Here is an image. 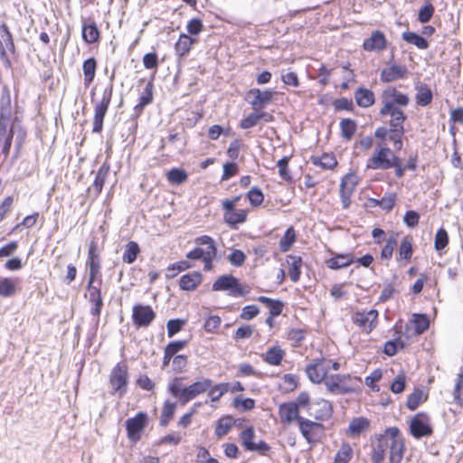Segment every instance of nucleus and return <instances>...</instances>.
Wrapping results in <instances>:
<instances>
[{"label":"nucleus","mask_w":463,"mask_h":463,"mask_svg":"<svg viewBox=\"0 0 463 463\" xmlns=\"http://www.w3.org/2000/svg\"><path fill=\"white\" fill-rule=\"evenodd\" d=\"M260 309L256 305H249L242 308L240 317L243 320H250L257 317Z\"/></svg>","instance_id":"774afa93"},{"label":"nucleus","mask_w":463,"mask_h":463,"mask_svg":"<svg viewBox=\"0 0 463 463\" xmlns=\"http://www.w3.org/2000/svg\"><path fill=\"white\" fill-rule=\"evenodd\" d=\"M94 280H89L87 288L89 291V300L92 303L93 307L90 309V314L94 317H99L103 307V300L100 289L93 285Z\"/></svg>","instance_id":"393cba45"},{"label":"nucleus","mask_w":463,"mask_h":463,"mask_svg":"<svg viewBox=\"0 0 463 463\" xmlns=\"http://www.w3.org/2000/svg\"><path fill=\"white\" fill-rule=\"evenodd\" d=\"M388 451L389 463H402L405 451V439L398 427H389L375 437L372 445V463H383Z\"/></svg>","instance_id":"f257e3e1"},{"label":"nucleus","mask_w":463,"mask_h":463,"mask_svg":"<svg viewBox=\"0 0 463 463\" xmlns=\"http://www.w3.org/2000/svg\"><path fill=\"white\" fill-rule=\"evenodd\" d=\"M260 122L259 113L258 111H255L249 114L245 118H243L241 123L240 127L242 129H249L250 128H253L257 126Z\"/></svg>","instance_id":"e2e57ef3"},{"label":"nucleus","mask_w":463,"mask_h":463,"mask_svg":"<svg viewBox=\"0 0 463 463\" xmlns=\"http://www.w3.org/2000/svg\"><path fill=\"white\" fill-rule=\"evenodd\" d=\"M397 240L394 235H392L387 240L385 245L383 246L382 252H381V258L383 260H391L393 254L394 248L396 247Z\"/></svg>","instance_id":"4d7b16f0"},{"label":"nucleus","mask_w":463,"mask_h":463,"mask_svg":"<svg viewBox=\"0 0 463 463\" xmlns=\"http://www.w3.org/2000/svg\"><path fill=\"white\" fill-rule=\"evenodd\" d=\"M247 197L250 201V203L253 206V207H257V206H260L263 200H264V195L261 192L260 189H259L258 187H252L247 194Z\"/></svg>","instance_id":"052dcab7"},{"label":"nucleus","mask_w":463,"mask_h":463,"mask_svg":"<svg viewBox=\"0 0 463 463\" xmlns=\"http://www.w3.org/2000/svg\"><path fill=\"white\" fill-rule=\"evenodd\" d=\"M153 100V84L147 82L143 92L139 97V102L135 106L136 110H142L144 107L150 104Z\"/></svg>","instance_id":"a18cd8bd"},{"label":"nucleus","mask_w":463,"mask_h":463,"mask_svg":"<svg viewBox=\"0 0 463 463\" xmlns=\"http://www.w3.org/2000/svg\"><path fill=\"white\" fill-rule=\"evenodd\" d=\"M195 40L185 33L180 35L177 43H175V50L178 56H184L189 52Z\"/></svg>","instance_id":"72a5a7b5"},{"label":"nucleus","mask_w":463,"mask_h":463,"mask_svg":"<svg viewBox=\"0 0 463 463\" xmlns=\"http://www.w3.org/2000/svg\"><path fill=\"white\" fill-rule=\"evenodd\" d=\"M354 99L357 105L361 108H369L374 104V93L366 88H358L354 92Z\"/></svg>","instance_id":"c85d7f7f"},{"label":"nucleus","mask_w":463,"mask_h":463,"mask_svg":"<svg viewBox=\"0 0 463 463\" xmlns=\"http://www.w3.org/2000/svg\"><path fill=\"white\" fill-rule=\"evenodd\" d=\"M370 427L371 421L369 419L363 416L355 417L351 420L347 429L345 430V433L347 437L357 438L362 433L369 430Z\"/></svg>","instance_id":"5701e85b"},{"label":"nucleus","mask_w":463,"mask_h":463,"mask_svg":"<svg viewBox=\"0 0 463 463\" xmlns=\"http://www.w3.org/2000/svg\"><path fill=\"white\" fill-rule=\"evenodd\" d=\"M396 195L391 194L383 196L381 200H375V204L380 206L383 210L390 211L394 206Z\"/></svg>","instance_id":"338daca9"},{"label":"nucleus","mask_w":463,"mask_h":463,"mask_svg":"<svg viewBox=\"0 0 463 463\" xmlns=\"http://www.w3.org/2000/svg\"><path fill=\"white\" fill-rule=\"evenodd\" d=\"M404 127H390L388 137L393 142L394 147L400 150L402 146V136L404 135Z\"/></svg>","instance_id":"3c124183"},{"label":"nucleus","mask_w":463,"mask_h":463,"mask_svg":"<svg viewBox=\"0 0 463 463\" xmlns=\"http://www.w3.org/2000/svg\"><path fill=\"white\" fill-rule=\"evenodd\" d=\"M240 440L241 446L246 451H254L261 456H266L270 451L269 445L264 440L254 441L256 438L255 429L253 426H249L241 431Z\"/></svg>","instance_id":"1a4fd4ad"},{"label":"nucleus","mask_w":463,"mask_h":463,"mask_svg":"<svg viewBox=\"0 0 463 463\" xmlns=\"http://www.w3.org/2000/svg\"><path fill=\"white\" fill-rule=\"evenodd\" d=\"M383 373L381 369L373 370L368 376L365 377V384L373 392H379L380 387L377 383L382 379Z\"/></svg>","instance_id":"5fc2aeb1"},{"label":"nucleus","mask_w":463,"mask_h":463,"mask_svg":"<svg viewBox=\"0 0 463 463\" xmlns=\"http://www.w3.org/2000/svg\"><path fill=\"white\" fill-rule=\"evenodd\" d=\"M352 320L360 330L370 333L377 325L378 311L376 309L357 311L353 315Z\"/></svg>","instance_id":"2eb2a0df"},{"label":"nucleus","mask_w":463,"mask_h":463,"mask_svg":"<svg viewBox=\"0 0 463 463\" xmlns=\"http://www.w3.org/2000/svg\"><path fill=\"white\" fill-rule=\"evenodd\" d=\"M434 14V7L430 3L426 4L421 7L418 14V20L421 24L428 23Z\"/></svg>","instance_id":"69168bd1"},{"label":"nucleus","mask_w":463,"mask_h":463,"mask_svg":"<svg viewBox=\"0 0 463 463\" xmlns=\"http://www.w3.org/2000/svg\"><path fill=\"white\" fill-rule=\"evenodd\" d=\"M417 90L415 99L417 105L426 107L431 103L433 95L431 90L425 83H419L415 86Z\"/></svg>","instance_id":"c756f323"},{"label":"nucleus","mask_w":463,"mask_h":463,"mask_svg":"<svg viewBox=\"0 0 463 463\" xmlns=\"http://www.w3.org/2000/svg\"><path fill=\"white\" fill-rule=\"evenodd\" d=\"M298 426L301 435L309 444L319 442L325 435V426L316 420H311L303 417V419H299Z\"/></svg>","instance_id":"6e6552de"},{"label":"nucleus","mask_w":463,"mask_h":463,"mask_svg":"<svg viewBox=\"0 0 463 463\" xmlns=\"http://www.w3.org/2000/svg\"><path fill=\"white\" fill-rule=\"evenodd\" d=\"M408 69L404 65L393 64L382 70L380 80L382 82L389 83L407 77Z\"/></svg>","instance_id":"4be33fe9"},{"label":"nucleus","mask_w":463,"mask_h":463,"mask_svg":"<svg viewBox=\"0 0 463 463\" xmlns=\"http://www.w3.org/2000/svg\"><path fill=\"white\" fill-rule=\"evenodd\" d=\"M235 424V420L231 415L222 416L216 421L214 428V434L218 439H222L223 436L227 435Z\"/></svg>","instance_id":"cd10ccee"},{"label":"nucleus","mask_w":463,"mask_h":463,"mask_svg":"<svg viewBox=\"0 0 463 463\" xmlns=\"http://www.w3.org/2000/svg\"><path fill=\"white\" fill-rule=\"evenodd\" d=\"M462 391H463V366L460 368V371L458 374L456 384L453 390V399L454 402L459 406H463V398H462Z\"/></svg>","instance_id":"8fccbe9b"},{"label":"nucleus","mask_w":463,"mask_h":463,"mask_svg":"<svg viewBox=\"0 0 463 463\" xmlns=\"http://www.w3.org/2000/svg\"><path fill=\"white\" fill-rule=\"evenodd\" d=\"M409 430L415 439L432 435L433 430L430 425V418L426 412H418L410 421Z\"/></svg>","instance_id":"9d476101"},{"label":"nucleus","mask_w":463,"mask_h":463,"mask_svg":"<svg viewBox=\"0 0 463 463\" xmlns=\"http://www.w3.org/2000/svg\"><path fill=\"white\" fill-rule=\"evenodd\" d=\"M97 244L95 241H91L88 251L87 264L90 268V279L95 280L96 277L99 274L100 261L98 254L96 253Z\"/></svg>","instance_id":"a878e982"},{"label":"nucleus","mask_w":463,"mask_h":463,"mask_svg":"<svg viewBox=\"0 0 463 463\" xmlns=\"http://www.w3.org/2000/svg\"><path fill=\"white\" fill-rule=\"evenodd\" d=\"M147 424L148 417L144 411H139L134 417L128 418L126 420V430L128 439L132 442H137L141 439Z\"/></svg>","instance_id":"9b49d317"},{"label":"nucleus","mask_w":463,"mask_h":463,"mask_svg":"<svg viewBox=\"0 0 463 463\" xmlns=\"http://www.w3.org/2000/svg\"><path fill=\"white\" fill-rule=\"evenodd\" d=\"M355 181L354 175H345L340 184V197L344 209H347L351 204V196L355 188Z\"/></svg>","instance_id":"b1692460"},{"label":"nucleus","mask_w":463,"mask_h":463,"mask_svg":"<svg viewBox=\"0 0 463 463\" xmlns=\"http://www.w3.org/2000/svg\"><path fill=\"white\" fill-rule=\"evenodd\" d=\"M140 249L137 242L135 241H129L126 245V249L123 254V261L131 264L133 263L137 257V254L139 253Z\"/></svg>","instance_id":"de8ad7c7"},{"label":"nucleus","mask_w":463,"mask_h":463,"mask_svg":"<svg viewBox=\"0 0 463 463\" xmlns=\"http://www.w3.org/2000/svg\"><path fill=\"white\" fill-rule=\"evenodd\" d=\"M191 267V265L189 264L188 261L186 260H182V261H178V262H175L172 265H170L168 268H167V273H166V277L168 279H173L175 278L179 272L181 271H184L187 269H189Z\"/></svg>","instance_id":"13d9d810"},{"label":"nucleus","mask_w":463,"mask_h":463,"mask_svg":"<svg viewBox=\"0 0 463 463\" xmlns=\"http://www.w3.org/2000/svg\"><path fill=\"white\" fill-rule=\"evenodd\" d=\"M387 40L384 33L381 31H373L370 37L365 39L363 43V48L366 52H380L386 48Z\"/></svg>","instance_id":"aec40b11"},{"label":"nucleus","mask_w":463,"mask_h":463,"mask_svg":"<svg viewBox=\"0 0 463 463\" xmlns=\"http://www.w3.org/2000/svg\"><path fill=\"white\" fill-rule=\"evenodd\" d=\"M275 92L272 90H260V89H251L248 96L251 98L250 104L255 111L260 110L271 103Z\"/></svg>","instance_id":"a211bd4d"},{"label":"nucleus","mask_w":463,"mask_h":463,"mask_svg":"<svg viewBox=\"0 0 463 463\" xmlns=\"http://www.w3.org/2000/svg\"><path fill=\"white\" fill-rule=\"evenodd\" d=\"M194 243L203 248V253L206 256V253H211L213 257H216L217 249L215 247L214 241L207 235H203L197 237L194 240Z\"/></svg>","instance_id":"4c0bfd02"},{"label":"nucleus","mask_w":463,"mask_h":463,"mask_svg":"<svg viewBox=\"0 0 463 463\" xmlns=\"http://www.w3.org/2000/svg\"><path fill=\"white\" fill-rule=\"evenodd\" d=\"M308 414L321 423L327 421L334 414L333 403L324 398L317 399L309 405Z\"/></svg>","instance_id":"ddd939ff"},{"label":"nucleus","mask_w":463,"mask_h":463,"mask_svg":"<svg viewBox=\"0 0 463 463\" xmlns=\"http://www.w3.org/2000/svg\"><path fill=\"white\" fill-rule=\"evenodd\" d=\"M109 165H107L106 163H104L98 170L97 174H96V177H95V180L93 182V184L92 186L90 188L94 190L95 194H99L102 188H103V185L105 184V181H106V178L109 175Z\"/></svg>","instance_id":"473e14b6"},{"label":"nucleus","mask_w":463,"mask_h":463,"mask_svg":"<svg viewBox=\"0 0 463 463\" xmlns=\"http://www.w3.org/2000/svg\"><path fill=\"white\" fill-rule=\"evenodd\" d=\"M113 91V85L110 83L103 92L101 100L95 106V113L93 118V128L94 133H100L103 128V120L107 110L109 109Z\"/></svg>","instance_id":"f8f14e48"},{"label":"nucleus","mask_w":463,"mask_h":463,"mask_svg":"<svg viewBox=\"0 0 463 463\" xmlns=\"http://www.w3.org/2000/svg\"><path fill=\"white\" fill-rule=\"evenodd\" d=\"M203 276L200 272L194 271L183 275L179 280L181 289L185 291L194 290L202 282Z\"/></svg>","instance_id":"bb28decb"},{"label":"nucleus","mask_w":463,"mask_h":463,"mask_svg":"<svg viewBox=\"0 0 463 463\" xmlns=\"http://www.w3.org/2000/svg\"><path fill=\"white\" fill-rule=\"evenodd\" d=\"M314 164L320 165L324 169H332L336 165L337 162L334 156L329 154H325L319 158H316L314 160Z\"/></svg>","instance_id":"680f3d73"},{"label":"nucleus","mask_w":463,"mask_h":463,"mask_svg":"<svg viewBox=\"0 0 463 463\" xmlns=\"http://www.w3.org/2000/svg\"><path fill=\"white\" fill-rule=\"evenodd\" d=\"M340 128L342 137L345 139L350 140L356 131V124L350 118H344L340 122Z\"/></svg>","instance_id":"09e8293b"},{"label":"nucleus","mask_w":463,"mask_h":463,"mask_svg":"<svg viewBox=\"0 0 463 463\" xmlns=\"http://www.w3.org/2000/svg\"><path fill=\"white\" fill-rule=\"evenodd\" d=\"M428 399V394L424 393L421 389H415L411 394H409L406 402V407L413 411H415L422 402H426Z\"/></svg>","instance_id":"2f4dec72"},{"label":"nucleus","mask_w":463,"mask_h":463,"mask_svg":"<svg viewBox=\"0 0 463 463\" xmlns=\"http://www.w3.org/2000/svg\"><path fill=\"white\" fill-rule=\"evenodd\" d=\"M354 261L350 255H337L327 260V267L332 269H338L349 266Z\"/></svg>","instance_id":"49530a36"},{"label":"nucleus","mask_w":463,"mask_h":463,"mask_svg":"<svg viewBox=\"0 0 463 463\" xmlns=\"http://www.w3.org/2000/svg\"><path fill=\"white\" fill-rule=\"evenodd\" d=\"M285 356L283 349H268V351L262 354L263 360L270 365H279Z\"/></svg>","instance_id":"ea45409f"},{"label":"nucleus","mask_w":463,"mask_h":463,"mask_svg":"<svg viewBox=\"0 0 463 463\" xmlns=\"http://www.w3.org/2000/svg\"><path fill=\"white\" fill-rule=\"evenodd\" d=\"M353 449L348 442H343L335 455L333 463H349L353 458Z\"/></svg>","instance_id":"e433bc0d"},{"label":"nucleus","mask_w":463,"mask_h":463,"mask_svg":"<svg viewBox=\"0 0 463 463\" xmlns=\"http://www.w3.org/2000/svg\"><path fill=\"white\" fill-rule=\"evenodd\" d=\"M208 391V395L212 402H217L227 392V384L212 385Z\"/></svg>","instance_id":"0e129e2a"},{"label":"nucleus","mask_w":463,"mask_h":463,"mask_svg":"<svg viewBox=\"0 0 463 463\" xmlns=\"http://www.w3.org/2000/svg\"><path fill=\"white\" fill-rule=\"evenodd\" d=\"M448 242H449L448 232L443 228L439 229L436 233L435 241H434L435 249L437 250H442L443 249L446 248V246L448 245Z\"/></svg>","instance_id":"bf43d9fd"},{"label":"nucleus","mask_w":463,"mask_h":463,"mask_svg":"<svg viewBox=\"0 0 463 463\" xmlns=\"http://www.w3.org/2000/svg\"><path fill=\"white\" fill-rule=\"evenodd\" d=\"M82 38L88 43H94L99 40V32L94 23L82 25Z\"/></svg>","instance_id":"79ce46f5"},{"label":"nucleus","mask_w":463,"mask_h":463,"mask_svg":"<svg viewBox=\"0 0 463 463\" xmlns=\"http://www.w3.org/2000/svg\"><path fill=\"white\" fill-rule=\"evenodd\" d=\"M287 263L289 266L288 275L293 282H298L301 274L302 259L299 256L288 255Z\"/></svg>","instance_id":"7c9ffc66"},{"label":"nucleus","mask_w":463,"mask_h":463,"mask_svg":"<svg viewBox=\"0 0 463 463\" xmlns=\"http://www.w3.org/2000/svg\"><path fill=\"white\" fill-rule=\"evenodd\" d=\"M187 174L180 168H173L167 173V180L174 184H181L187 180Z\"/></svg>","instance_id":"864d4df0"},{"label":"nucleus","mask_w":463,"mask_h":463,"mask_svg":"<svg viewBox=\"0 0 463 463\" xmlns=\"http://www.w3.org/2000/svg\"><path fill=\"white\" fill-rule=\"evenodd\" d=\"M278 415L279 422L284 426H289L293 423L298 425L299 419H303L299 415V411L293 402H283L279 406Z\"/></svg>","instance_id":"f3484780"},{"label":"nucleus","mask_w":463,"mask_h":463,"mask_svg":"<svg viewBox=\"0 0 463 463\" xmlns=\"http://www.w3.org/2000/svg\"><path fill=\"white\" fill-rule=\"evenodd\" d=\"M379 113L383 117H390L389 127H403V124L407 119V116L402 108L392 106L391 104L383 106Z\"/></svg>","instance_id":"6ab92c4d"},{"label":"nucleus","mask_w":463,"mask_h":463,"mask_svg":"<svg viewBox=\"0 0 463 463\" xmlns=\"http://www.w3.org/2000/svg\"><path fill=\"white\" fill-rule=\"evenodd\" d=\"M339 368L340 364L338 362L333 361L320 354V356L314 358L312 363L307 365L306 373L312 383H320L323 381L326 382L328 378L326 376L330 369L338 371Z\"/></svg>","instance_id":"39448f33"},{"label":"nucleus","mask_w":463,"mask_h":463,"mask_svg":"<svg viewBox=\"0 0 463 463\" xmlns=\"http://www.w3.org/2000/svg\"><path fill=\"white\" fill-rule=\"evenodd\" d=\"M296 241V233L293 227H288L284 236L279 241V248L282 251H288Z\"/></svg>","instance_id":"603ef678"},{"label":"nucleus","mask_w":463,"mask_h":463,"mask_svg":"<svg viewBox=\"0 0 463 463\" xmlns=\"http://www.w3.org/2000/svg\"><path fill=\"white\" fill-rule=\"evenodd\" d=\"M213 382L210 379L195 382L187 387H182L180 379L175 378L169 384V392L184 405L198 395L205 392L212 386Z\"/></svg>","instance_id":"7ed1b4c3"},{"label":"nucleus","mask_w":463,"mask_h":463,"mask_svg":"<svg viewBox=\"0 0 463 463\" xmlns=\"http://www.w3.org/2000/svg\"><path fill=\"white\" fill-rule=\"evenodd\" d=\"M224 221L231 227H235L237 224L243 223L247 219V213L245 210H233L224 213Z\"/></svg>","instance_id":"c9c22d12"},{"label":"nucleus","mask_w":463,"mask_h":463,"mask_svg":"<svg viewBox=\"0 0 463 463\" xmlns=\"http://www.w3.org/2000/svg\"><path fill=\"white\" fill-rule=\"evenodd\" d=\"M383 106L391 104L398 108H405L409 105L410 98L407 94L399 91L395 87H387L381 94Z\"/></svg>","instance_id":"dca6fc26"},{"label":"nucleus","mask_w":463,"mask_h":463,"mask_svg":"<svg viewBox=\"0 0 463 463\" xmlns=\"http://www.w3.org/2000/svg\"><path fill=\"white\" fill-rule=\"evenodd\" d=\"M17 280L11 278H0V297L10 298L16 293Z\"/></svg>","instance_id":"f704fd0d"},{"label":"nucleus","mask_w":463,"mask_h":463,"mask_svg":"<svg viewBox=\"0 0 463 463\" xmlns=\"http://www.w3.org/2000/svg\"><path fill=\"white\" fill-rule=\"evenodd\" d=\"M15 136V146L20 149L25 132L19 125L14 124L10 118L9 109H2L0 115V151L6 157L9 154L12 140Z\"/></svg>","instance_id":"f03ea898"},{"label":"nucleus","mask_w":463,"mask_h":463,"mask_svg":"<svg viewBox=\"0 0 463 463\" xmlns=\"http://www.w3.org/2000/svg\"><path fill=\"white\" fill-rule=\"evenodd\" d=\"M362 383V378L358 376L334 374L326 380V386L334 394H346L358 392Z\"/></svg>","instance_id":"20e7f679"},{"label":"nucleus","mask_w":463,"mask_h":463,"mask_svg":"<svg viewBox=\"0 0 463 463\" xmlns=\"http://www.w3.org/2000/svg\"><path fill=\"white\" fill-rule=\"evenodd\" d=\"M397 161L398 156H396L389 147L378 146L372 156L368 158L366 167L373 170H386L396 165L395 162Z\"/></svg>","instance_id":"0eeeda50"},{"label":"nucleus","mask_w":463,"mask_h":463,"mask_svg":"<svg viewBox=\"0 0 463 463\" xmlns=\"http://www.w3.org/2000/svg\"><path fill=\"white\" fill-rule=\"evenodd\" d=\"M176 406L174 402L166 401L164 402L161 416H160V425L166 426L173 419L175 412Z\"/></svg>","instance_id":"c03bdc74"},{"label":"nucleus","mask_w":463,"mask_h":463,"mask_svg":"<svg viewBox=\"0 0 463 463\" xmlns=\"http://www.w3.org/2000/svg\"><path fill=\"white\" fill-rule=\"evenodd\" d=\"M213 290L229 291V295L232 297H241L245 294L238 279L232 275L219 277L213 284Z\"/></svg>","instance_id":"4468645a"},{"label":"nucleus","mask_w":463,"mask_h":463,"mask_svg":"<svg viewBox=\"0 0 463 463\" xmlns=\"http://www.w3.org/2000/svg\"><path fill=\"white\" fill-rule=\"evenodd\" d=\"M412 252L413 250L411 240L409 239L408 237L403 238L399 247L397 261H409L411 259Z\"/></svg>","instance_id":"a19ab883"},{"label":"nucleus","mask_w":463,"mask_h":463,"mask_svg":"<svg viewBox=\"0 0 463 463\" xmlns=\"http://www.w3.org/2000/svg\"><path fill=\"white\" fill-rule=\"evenodd\" d=\"M402 39L421 50H425L429 47V43L425 38L412 32L403 33Z\"/></svg>","instance_id":"37998d69"},{"label":"nucleus","mask_w":463,"mask_h":463,"mask_svg":"<svg viewBox=\"0 0 463 463\" xmlns=\"http://www.w3.org/2000/svg\"><path fill=\"white\" fill-rule=\"evenodd\" d=\"M128 382L129 376L127 364L124 363L116 364L109 376V383L111 388L110 393L122 397L128 391Z\"/></svg>","instance_id":"423d86ee"},{"label":"nucleus","mask_w":463,"mask_h":463,"mask_svg":"<svg viewBox=\"0 0 463 463\" xmlns=\"http://www.w3.org/2000/svg\"><path fill=\"white\" fill-rule=\"evenodd\" d=\"M133 321L139 326H147L156 314L149 306L137 305L133 307Z\"/></svg>","instance_id":"412c9836"},{"label":"nucleus","mask_w":463,"mask_h":463,"mask_svg":"<svg viewBox=\"0 0 463 463\" xmlns=\"http://www.w3.org/2000/svg\"><path fill=\"white\" fill-rule=\"evenodd\" d=\"M97 62L94 58H89L83 62L84 84L88 87L94 80Z\"/></svg>","instance_id":"58836bf2"},{"label":"nucleus","mask_w":463,"mask_h":463,"mask_svg":"<svg viewBox=\"0 0 463 463\" xmlns=\"http://www.w3.org/2000/svg\"><path fill=\"white\" fill-rule=\"evenodd\" d=\"M414 329L417 334L423 333L426 329H428L430 326L429 318L426 315L423 314H416L413 316L412 320Z\"/></svg>","instance_id":"6e6d98bb"}]
</instances>
